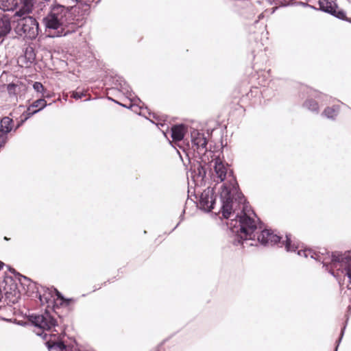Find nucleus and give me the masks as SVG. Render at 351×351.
Masks as SVG:
<instances>
[{
  "label": "nucleus",
  "instance_id": "1",
  "mask_svg": "<svg viewBox=\"0 0 351 351\" xmlns=\"http://www.w3.org/2000/svg\"><path fill=\"white\" fill-rule=\"evenodd\" d=\"M214 173L212 174L214 182H222L219 194V208L218 212L228 219L233 210L234 213L237 208L241 207V213H238L236 219L230 223L231 228L235 232H241L242 237H250L254 228L255 223L249 215L251 207L246 202L244 195L239 191V185L233 176L232 171L228 165L223 163L219 158L214 160Z\"/></svg>",
  "mask_w": 351,
  "mask_h": 351
},
{
  "label": "nucleus",
  "instance_id": "2",
  "mask_svg": "<svg viewBox=\"0 0 351 351\" xmlns=\"http://www.w3.org/2000/svg\"><path fill=\"white\" fill-rule=\"evenodd\" d=\"M291 235H286L285 247L287 252H297L299 256L306 258L311 257L319 262L322 263L323 267L326 268L332 276L337 278L339 272L346 275L351 282V254L350 252L341 254L334 252L330 255H320L311 249H300L299 244L291 243Z\"/></svg>",
  "mask_w": 351,
  "mask_h": 351
},
{
  "label": "nucleus",
  "instance_id": "3",
  "mask_svg": "<svg viewBox=\"0 0 351 351\" xmlns=\"http://www.w3.org/2000/svg\"><path fill=\"white\" fill-rule=\"evenodd\" d=\"M241 207H239L237 208V210H236L234 213H233L232 210L231 215L229 218H230L232 216L234 217V218L231 219L230 221L228 223V226L230 228L232 234H233L231 242L234 245H243V247H245V245H243L244 241H246L247 240L255 241L256 237H257L258 242H259L261 245L264 246H272L280 242L281 239L280 237L277 234H274L272 232H271L269 230H261V232L258 234L257 223L256 221L255 220L256 215L252 209L251 211L249 212V215L250 216V217H252L256 226V228L253 230L252 235L250 237H242L241 235V232L234 231L230 226V223L232 221V220H234L237 218L236 215L238 213H241Z\"/></svg>",
  "mask_w": 351,
  "mask_h": 351
},
{
  "label": "nucleus",
  "instance_id": "4",
  "mask_svg": "<svg viewBox=\"0 0 351 351\" xmlns=\"http://www.w3.org/2000/svg\"><path fill=\"white\" fill-rule=\"evenodd\" d=\"M38 23L32 16L22 17L14 27V32L18 36L29 40L35 39L38 35Z\"/></svg>",
  "mask_w": 351,
  "mask_h": 351
},
{
  "label": "nucleus",
  "instance_id": "5",
  "mask_svg": "<svg viewBox=\"0 0 351 351\" xmlns=\"http://www.w3.org/2000/svg\"><path fill=\"white\" fill-rule=\"evenodd\" d=\"M37 293L38 294V298L42 304H47L48 306L50 304L55 302V297L60 300V305L69 306L72 299H65L61 295V293L56 289L51 287H45L40 286L37 287Z\"/></svg>",
  "mask_w": 351,
  "mask_h": 351
},
{
  "label": "nucleus",
  "instance_id": "6",
  "mask_svg": "<svg viewBox=\"0 0 351 351\" xmlns=\"http://www.w3.org/2000/svg\"><path fill=\"white\" fill-rule=\"evenodd\" d=\"M43 23L47 32L51 33V31H54L53 34L49 35L51 37L65 36L75 32L73 29L71 30L66 29L64 25L49 14H47V15L43 18Z\"/></svg>",
  "mask_w": 351,
  "mask_h": 351
},
{
  "label": "nucleus",
  "instance_id": "7",
  "mask_svg": "<svg viewBox=\"0 0 351 351\" xmlns=\"http://www.w3.org/2000/svg\"><path fill=\"white\" fill-rule=\"evenodd\" d=\"M216 204L214 189L208 187L200 194L197 206L201 210L208 213L215 208Z\"/></svg>",
  "mask_w": 351,
  "mask_h": 351
},
{
  "label": "nucleus",
  "instance_id": "8",
  "mask_svg": "<svg viewBox=\"0 0 351 351\" xmlns=\"http://www.w3.org/2000/svg\"><path fill=\"white\" fill-rule=\"evenodd\" d=\"M32 324L43 330H51L57 325L56 320L51 315L48 311L43 314L32 316Z\"/></svg>",
  "mask_w": 351,
  "mask_h": 351
},
{
  "label": "nucleus",
  "instance_id": "9",
  "mask_svg": "<svg viewBox=\"0 0 351 351\" xmlns=\"http://www.w3.org/2000/svg\"><path fill=\"white\" fill-rule=\"evenodd\" d=\"M319 9L322 11L329 13L337 19L343 21H348L345 12L343 10H339L337 5L334 1H330L328 0H319Z\"/></svg>",
  "mask_w": 351,
  "mask_h": 351
},
{
  "label": "nucleus",
  "instance_id": "10",
  "mask_svg": "<svg viewBox=\"0 0 351 351\" xmlns=\"http://www.w3.org/2000/svg\"><path fill=\"white\" fill-rule=\"evenodd\" d=\"M192 148L199 154H204L207 150V139L204 133L193 129L191 131Z\"/></svg>",
  "mask_w": 351,
  "mask_h": 351
},
{
  "label": "nucleus",
  "instance_id": "11",
  "mask_svg": "<svg viewBox=\"0 0 351 351\" xmlns=\"http://www.w3.org/2000/svg\"><path fill=\"white\" fill-rule=\"evenodd\" d=\"M69 8L62 5L55 0L50 6V11L48 14L53 16L54 19L58 20L60 23L65 26L66 17L69 14Z\"/></svg>",
  "mask_w": 351,
  "mask_h": 351
},
{
  "label": "nucleus",
  "instance_id": "12",
  "mask_svg": "<svg viewBox=\"0 0 351 351\" xmlns=\"http://www.w3.org/2000/svg\"><path fill=\"white\" fill-rule=\"evenodd\" d=\"M14 129V121L9 117H4L0 121V147H4L8 140V134Z\"/></svg>",
  "mask_w": 351,
  "mask_h": 351
},
{
  "label": "nucleus",
  "instance_id": "13",
  "mask_svg": "<svg viewBox=\"0 0 351 351\" xmlns=\"http://www.w3.org/2000/svg\"><path fill=\"white\" fill-rule=\"evenodd\" d=\"M10 20L11 18L8 14L0 16V43L3 41L4 37L11 31Z\"/></svg>",
  "mask_w": 351,
  "mask_h": 351
},
{
  "label": "nucleus",
  "instance_id": "14",
  "mask_svg": "<svg viewBox=\"0 0 351 351\" xmlns=\"http://www.w3.org/2000/svg\"><path fill=\"white\" fill-rule=\"evenodd\" d=\"M33 6V0H23L21 7L14 13V16L25 17V15L32 12Z\"/></svg>",
  "mask_w": 351,
  "mask_h": 351
},
{
  "label": "nucleus",
  "instance_id": "15",
  "mask_svg": "<svg viewBox=\"0 0 351 351\" xmlns=\"http://www.w3.org/2000/svg\"><path fill=\"white\" fill-rule=\"evenodd\" d=\"M186 132V128L184 125H176L171 128V138L176 143L183 139Z\"/></svg>",
  "mask_w": 351,
  "mask_h": 351
},
{
  "label": "nucleus",
  "instance_id": "16",
  "mask_svg": "<svg viewBox=\"0 0 351 351\" xmlns=\"http://www.w3.org/2000/svg\"><path fill=\"white\" fill-rule=\"evenodd\" d=\"M19 5V0H0V9L3 11H14Z\"/></svg>",
  "mask_w": 351,
  "mask_h": 351
},
{
  "label": "nucleus",
  "instance_id": "17",
  "mask_svg": "<svg viewBox=\"0 0 351 351\" xmlns=\"http://www.w3.org/2000/svg\"><path fill=\"white\" fill-rule=\"evenodd\" d=\"M339 108L337 106L327 107L322 112V115L328 119H334L339 113Z\"/></svg>",
  "mask_w": 351,
  "mask_h": 351
},
{
  "label": "nucleus",
  "instance_id": "18",
  "mask_svg": "<svg viewBox=\"0 0 351 351\" xmlns=\"http://www.w3.org/2000/svg\"><path fill=\"white\" fill-rule=\"evenodd\" d=\"M303 105L306 108L313 112L318 113L319 112L318 103L313 99H306Z\"/></svg>",
  "mask_w": 351,
  "mask_h": 351
},
{
  "label": "nucleus",
  "instance_id": "19",
  "mask_svg": "<svg viewBox=\"0 0 351 351\" xmlns=\"http://www.w3.org/2000/svg\"><path fill=\"white\" fill-rule=\"evenodd\" d=\"M117 82H119L117 84H116L117 86V88H119L124 94L131 95L130 88L125 80L121 77H119Z\"/></svg>",
  "mask_w": 351,
  "mask_h": 351
},
{
  "label": "nucleus",
  "instance_id": "20",
  "mask_svg": "<svg viewBox=\"0 0 351 351\" xmlns=\"http://www.w3.org/2000/svg\"><path fill=\"white\" fill-rule=\"evenodd\" d=\"M46 106L47 101L44 98L38 99L32 104V108H36V110H39V111L45 108Z\"/></svg>",
  "mask_w": 351,
  "mask_h": 351
},
{
  "label": "nucleus",
  "instance_id": "21",
  "mask_svg": "<svg viewBox=\"0 0 351 351\" xmlns=\"http://www.w3.org/2000/svg\"><path fill=\"white\" fill-rule=\"evenodd\" d=\"M33 88L36 93H41L42 97H48V95H45L46 89L45 88L42 83L38 82H34L33 84Z\"/></svg>",
  "mask_w": 351,
  "mask_h": 351
},
{
  "label": "nucleus",
  "instance_id": "22",
  "mask_svg": "<svg viewBox=\"0 0 351 351\" xmlns=\"http://www.w3.org/2000/svg\"><path fill=\"white\" fill-rule=\"evenodd\" d=\"M194 173L200 178L201 180H203L206 176V170L201 165H198L197 168L194 169Z\"/></svg>",
  "mask_w": 351,
  "mask_h": 351
},
{
  "label": "nucleus",
  "instance_id": "23",
  "mask_svg": "<svg viewBox=\"0 0 351 351\" xmlns=\"http://www.w3.org/2000/svg\"><path fill=\"white\" fill-rule=\"evenodd\" d=\"M47 345L48 346L49 349H51V348L56 347L60 349L61 351H63L66 349V346L62 341H57L54 342L52 345L49 343V342H47Z\"/></svg>",
  "mask_w": 351,
  "mask_h": 351
},
{
  "label": "nucleus",
  "instance_id": "24",
  "mask_svg": "<svg viewBox=\"0 0 351 351\" xmlns=\"http://www.w3.org/2000/svg\"><path fill=\"white\" fill-rule=\"evenodd\" d=\"M39 110H34V108H32V104L27 108V110L24 112L25 120H27L29 117H31L32 115L35 114L36 113L38 112Z\"/></svg>",
  "mask_w": 351,
  "mask_h": 351
},
{
  "label": "nucleus",
  "instance_id": "25",
  "mask_svg": "<svg viewBox=\"0 0 351 351\" xmlns=\"http://www.w3.org/2000/svg\"><path fill=\"white\" fill-rule=\"evenodd\" d=\"M25 57L29 60L32 61L35 59V53L32 47L27 48L25 50Z\"/></svg>",
  "mask_w": 351,
  "mask_h": 351
},
{
  "label": "nucleus",
  "instance_id": "26",
  "mask_svg": "<svg viewBox=\"0 0 351 351\" xmlns=\"http://www.w3.org/2000/svg\"><path fill=\"white\" fill-rule=\"evenodd\" d=\"M85 96V93L84 92H78V91H73L71 92V97L75 99H80Z\"/></svg>",
  "mask_w": 351,
  "mask_h": 351
},
{
  "label": "nucleus",
  "instance_id": "27",
  "mask_svg": "<svg viewBox=\"0 0 351 351\" xmlns=\"http://www.w3.org/2000/svg\"><path fill=\"white\" fill-rule=\"evenodd\" d=\"M345 328H346V326H344V327L341 329V334H340V337H339V339H338V341H337V346H336V348H335V351H337V348H338V346H339V343H340V342H341V339H342V337H343V336L344 331H345Z\"/></svg>",
  "mask_w": 351,
  "mask_h": 351
},
{
  "label": "nucleus",
  "instance_id": "28",
  "mask_svg": "<svg viewBox=\"0 0 351 351\" xmlns=\"http://www.w3.org/2000/svg\"><path fill=\"white\" fill-rule=\"evenodd\" d=\"M16 86L14 84H10L8 85V90L10 93H12L14 91Z\"/></svg>",
  "mask_w": 351,
  "mask_h": 351
},
{
  "label": "nucleus",
  "instance_id": "29",
  "mask_svg": "<svg viewBox=\"0 0 351 351\" xmlns=\"http://www.w3.org/2000/svg\"><path fill=\"white\" fill-rule=\"evenodd\" d=\"M26 120L23 119L19 122L15 128H14L13 130L15 132Z\"/></svg>",
  "mask_w": 351,
  "mask_h": 351
},
{
  "label": "nucleus",
  "instance_id": "30",
  "mask_svg": "<svg viewBox=\"0 0 351 351\" xmlns=\"http://www.w3.org/2000/svg\"><path fill=\"white\" fill-rule=\"evenodd\" d=\"M22 278L24 280H27V281H29V279H28L27 277L25 276H20V278H19V281L23 284V282H22Z\"/></svg>",
  "mask_w": 351,
  "mask_h": 351
},
{
  "label": "nucleus",
  "instance_id": "31",
  "mask_svg": "<svg viewBox=\"0 0 351 351\" xmlns=\"http://www.w3.org/2000/svg\"><path fill=\"white\" fill-rule=\"evenodd\" d=\"M245 4H246L248 10H252V6L251 3H250L249 2L247 1V2H245Z\"/></svg>",
  "mask_w": 351,
  "mask_h": 351
},
{
  "label": "nucleus",
  "instance_id": "32",
  "mask_svg": "<svg viewBox=\"0 0 351 351\" xmlns=\"http://www.w3.org/2000/svg\"><path fill=\"white\" fill-rule=\"evenodd\" d=\"M43 335V339H46L47 336V335L46 333H44V332H43L41 334L38 333V335Z\"/></svg>",
  "mask_w": 351,
  "mask_h": 351
},
{
  "label": "nucleus",
  "instance_id": "33",
  "mask_svg": "<svg viewBox=\"0 0 351 351\" xmlns=\"http://www.w3.org/2000/svg\"><path fill=\"white\" fill-rule=\"evenodd\" d=\"M264 17V14L263 13H261L258 15V20H260L261 19L263 18Z\"/></svg>",
  "mask_w": 351,
  "mask_h": 351
},
{
  "label": "nucleus",
  "instance_id": "34",
  "mask_svg": "<svg viewBox=\"0 0 351 351\" xmlns=\"http://www.w3.org/2000/svg\"><path fill=\"white\" fill-rule=\"evenodd\" d=\"M118 104H119V105H121V106H123V107L128 108V106H126L125 105L121 104H120V103H118ZM131 107H132V106H130L129 108H131Z\"/></svg>",
  "mask_w": 351,
  "mask_h": 351
},
{
  "label": "nucleus",
  "instance_id": "35",
  "mask_svg": "<svg viewBox=\"0 0 351 351\" xmlns=\"http://www.w3.org/2000/svg\"><path fill=\"white\" fill-rule=\"evenodd\" d=\"M49 0H40V2L41 3H44V2H46V1H49Z\"/></svg>",
  "mask_w": 351,
  "mask_h": 351
},
{
  "label": "nucleus",
  "instance_id": "36",
  "mask_svg": "<svg viewBox=\"0 0 351 351\" xmlns=\"http://www.w3.org/2000/svg\"><path fill=\"white\" fill-rule=\"evenodd\" d=\"M112 101L116 102L117 104L119 103V102L116 101V100H114V99H112Z\"/></svg>",
  "mask_w": 351,
  "mask_h": 351
},
{
  "label": "nucleus",
  "instance_id": "37",
  "mask_svg": "<svg viewBox=\"0 0 351 351\" xmlns=\"http://www.w3.org/2000/svg\"><path fill=\"white\" fill-rule=\"evenodd\" d=\"M112 101L116 102L117 104L119 103V102L116 101V100H114V99H112Z\"/></svg>",
  "mask_w": 351,
  "mask_h": 351
},
{
  "label": "nucleus",
  "instance_id": "38",
  "mask_svg": "<svg viewBox=\"0 0 351 351\" xmlns=\"http://www.w3.org/2000/svg\"><path fill=\"white\" fill-rule=\"evenodd\" d=\"M90 97H89V98H88V99H85V101H88V100H90Z\"/></svg>",
  "mask_w": 351,
  "mask_h": 351
},
{
  "label": "nucleus",
  "instance_id": "39",
  "mask_svg": "<svg viewBox=\"0 0 351 351\" xmlns=\"http://www.w3.org/2000/svg\"><path fill=\"white\" fill-rule=\"evenodd\" d=\"M153 117L156 119V116L153 114Z\"/></svg>",
  "mask_w": 351,
  "mask_h": 351
},
{
  "label": "nucleus",
  "instance_id": "40",
  "mask_svg": "<svg viewBox=\"0 0 351 351\" xmlns=\"http://www.w3.org/2000/svg\"><path fill=\"white\" fill-rule=\"evenodd\" d=\"M348 22H350V23H351V20H350V19H348Z\"/></svg>",
  "mask_w": 351,
  "mask_h": 351
}]
</instances>
